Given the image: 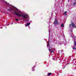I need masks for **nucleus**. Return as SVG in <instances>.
<instances>
[{"instance_id":"obj_5","label":"nucleus","mask_w":76,"mask_h":76,"mask_svg":"<svg viewBox=\"0 0 76 76\" xmlns=\"http://www.w3.org/2000/svg\"><path fill=\"white\" fill-rule=\"evenodd\" d=\"M31 23H27V24L26 25V26H29V25H30Z\"/></svg>"},{"instance_id":"obj_3","label":"nucleus","mask_w":76,"mask_h":76,"mask_svg":"<svg viewBox=\"0 0 76 76\" xmlns=\"http://www.w3.org/2000/svg\"><path fill=\"white\" fill-rule=\"evenodd\" d=\"M52 74V73L51 72H50L48 73V74L47 75L48 76H50V75Z\"/></svg>"},{"instance_id":"obj_6","label":"nucleus","mask_w":76,"mask_h":76,"mask_svg":"<svg viewBox=\"0 0 76 76\" xmlns=\"http://www.w3.org/2000/svg\"><path fill=\"white\" fill-rule=\"evenodd\" d=\"M35 66H34L32 68L33 69V71H34V70H35Z\"/></svg>"},{"instance_id":"obj_17","label":"nucleus","mask_w":76,"mask_h":76,"mask_svg":"<svg viewBox=\"0 0 76 76\" xmlns=\"http://www.w3.org/2000/svg\"><path fill=\"white\" fill-rule=\"evenodd\" d=\"M27 20H24V21H26Z\"/></svg>"},{"instance_id":"obj_4","label":"nucleus","mask_w":76,"mask_h":76,"mask_svg":"<svg viewBox=\"0 0 76 76\" xmlns=\"http://www.w3.org/2000/svg\"><path fill=\"white\" fill-rule=\"evenodd\" d=\"M72 26H74V27H76V26H75V25H74V24H73V23H72Z\"/></svg>"},{"instance_id":"obj_9","label":"nucleus","mask_w":76,"mask_h":76,"mask_svg":"<svg viewBox=\"0 0 76 76\" xmlns=\"http://www.w3.org/2000/svg\"><path fill=\"white\" fill-rule=\"evenodd\" d=\"M55 50H56V49H55V48H53L52 50L53 53H54V52L55 51Z\"/></svg>"},{"instance_id":"obj_10","label":"nucleus","mask_w":76,"mask_h":76,"mask_svg":"<svg viewBox=\"0 0 76 76\" xmlns=\"http://www.w3.org/2000/svg\"><path fill=\"white\" fill-rule=\"evenodd\" d=\"M49 50H50V53H52V52H53V51L51 50H50V49H49Z\"/></svg>"},{"instance_id":"obj_14","label":"nucleus","mask_w":76,"mask_h":76,"mask_svg":"<svg viewBox=\"0 0 76 76\" xmlns=\"http://www.w3.org/2000/svg\"><path fill=\"white\" fill-rule=\"evenodd\" d=\"M6 3L7 4H9V3L7 4V2H6Z\"/></svg>"},{"instance_id":"obj_8","label":"nucleus","mask_w":76,"mask_h":76,"mask_svg":"<svg viewBox=\"0 0 76 76\" xmlns=\"http://www.w3.org/2000/svg\"><path fill=\"white\" fill-rule=\"evenodd\" d=\"M61 27H62V28H64V24H62L61 25Z\"/></svg>"},{"instance_id":"obj_2","label":"nucleus","mask_w":76,"mask_h":76,"mask_svg":"<svg viewBox=\"0 0 76 76\" xmlns=\"http://www.w3.org/2000/svg\"><path fill=\"white\" fill-rule=\"evenodd\" d=\"M54 24L55 25H58V22L57 20H55L54 22Z\"/></svg>"},{"instance_id":"obj_16","label":"nucleus","mask_w":76,"mask_h":76,"mask_svg":"<svg viewBox=\"0 0 76 76\" xmlns=\"http://www.w3.org/2000/svg\"><path fill=\"white\" fill-rule=\"evenodd\" d=\"M69 26L70 27L71 26V25L70 24H69Z\"/></svg>"},{"instance_id":"obj_1","label":"nucleus","mask_w":76,"mask_h":76,"mask_svg":"<svg viewBox=\"0 0 76 76\" xmlns=\"http://www.w3.org/2000/svg\"><path fill=\"white\" fill-rule=\"evenodd\" d=\"M8 10L10 11H11V10H13L16 15H17L18 16H21L23 18V19H29V15L27 14H26L23 15H19V14L16 12V11L14 10L12 8H11L10 9H8Z\"/></svg>"},{"instance_id":"obj_7","label":"nucleus","mask_w":76,"mask_h":76,"mask_svg":"<svg viewBox=\"0 0 76 76\" xmlns=\"http://www.w3.org/2000/svg\"><path fill=\"white\" fill-rule=\"evenodd\" d=\"M64 15H67V11H65L64 13Z\"/></svg>"},{"instance_id":"obj_20","label":"nucleus","mask_w":76,"mask_h":76,"mask_svg":"<svg viewBox=\"0 0 76 76\" xmlns=\"http://www.w3.org/2000/svg\"><path fill=\"white\" fill-rule=\"evenodd\" d=\"M15 19H16V18Z\"/></svg>"},{"instance_id":"obj_13","label":"nucleus","mask_w":76,"mask_h":76,"mask_svg":"<svg viewBox=\"0 0 76 76\" xmlns=\"http://www.w3.org/2000/svg\"><path fill=\"white\" fill-rule=\"evenodd\" d=\"M76 2H75L74 3L73 5H75V4H76Z\"/></svg>"},{"instance_id":"obj_19","label":"nucleus","mask_w":76,"mask_h":76,"mask_svg":"<svg viewBox=\"0 0 76 76\" xmlns=\"http://www.w3.org/2000/svg\"><path fill=\"white\" fill-rule=\"evenodd\" d=\"M16 12H18V10H16Z\"/></svg>"},{"instance_id":"obj_18","label":"nucleus","mask_w":76,"mask_h":76,"mask_svg":"<svg viewBox=\"0 0 76 76\" xmlns=\"http://www.w3.org/2000/svg\"><path fill=\"white\" fill-rule=\"evenodd\" d=\"M53 60H55V59L53 58Z\"/></svg>"},{"instance_id":"obj_11","label":"nucleus","mask_w":76,"mask_h":76,"mask_svg":"<svg viewBox=\"0 0 76 76\" xmlns=\"http://www.w3.org/2000/svg\"><path fill=\"white\" fill-rule=\"evenodd\" d=\"M74 42H75V45H76V41H75Z\"/></svg>"},{"instance_id":"obj_15","label":"nucleus","mask_w":76,"mask_h":76,"mask_svg":"<svg viewBox=\"0 0 76 76\" xmlns=\"http://www.w3.org/2000/svg\"><path fill=\"white\" fill-rule=\"evenodd\" d=\"M73 49H75L76 48H75V47H74V48H73Z\"/></svg>"},{"instance_id":"obj_12","label":"nucleus","mask_w":76,"mask_h":76,"mask_svg":"<svg viewBox=\"0 0 76 76\" xmlns=\"http://www.w3.org/2000/svg\"><path fill=\"white\" fill-rule=\"evenodd\" d=\"M16 21H18L19 20L18 19H16L15 20Z\"/></svg>"}]
</instances>
